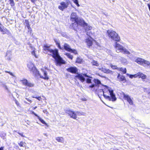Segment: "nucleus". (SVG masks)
Returning a JSON list of instances; mask_svg holds the SVG:
<instances>
[{"mask_svg": "<svg viewBox=\"0 0 150 150\" xmlns=\"http://www.w3.org/2000/svg\"><path fill=\"white\" fill-rule=\"evenodd\" d=\"M102 85L105 87L104 89V91L101 89H98L97 90L99 97L100 98V96L103 95L106 99L110 101H115L117 98L115 97V94L113 93V90L107 86L103 85Z\"/></svg>", "mask_w": 150, "mask_h": 150, "instance_id": "nucleus-1", "label": "nucleus"}, {"mask_svg": "<svg viewBox=\"0 0 150 150\" xmlns=\"http://www.w3.org/2000/svg\"><path fill=\"white\" fill-rule=\"evenodd\" d=\"M44 50L46 53L48 54L51 55L52 57L55 59L56 61L57 65H60L62 64H64V61L62 59L59 55L58 50H53L47 46H45Z\"/></svg>", "mask_w": 150, "mask_h": 150, "instance_id": "nucleus-2", "label": "nucleus"}, {"mask_svg": "<svg viewBox=\"0 0 150 150\" xmlns=\"http://www.w3.org/2000/svg\"><path fill=\"white\" fill-rule=\"evenodd\" d=\"M27 66L30 71H32L34 72L35 71L36 73V74H38L41 78H43L45 79H48L49 78L47 75V72L44 71L43 70H42V74L43 75L39 74V71H37L35 67H34V64L32 62H29L27 64Z\"/></svg>", "mask_w": 150, "mask_h": 150, "instance_id": "nucleus-3", "label": "nucleus"}, {"mask_svg": "<svg viewBox=\"0 0 150 150\" xmlns=\"http://www.w3.org/2000/svg\"><path fill=\"white\" fill-rule=\"evenodd\" d=\"M114 47L117 53L122 52L125 54H129L130 52L126 48L119 43L115 42Z\"/></svg>", "mask_w": 150, "mask_h": 150, "instance_id": "nucleus-4", "label": "nucleus"}, {"mask_svg": "<svg viewBox=\"0 0 150 150\" xmlns=\"http://www.w3.org/2000/svg\"><path fill=\"white\" fill-rule=\"evenodd\" d=\"M108 36L112 40L116 42H119L120 38L115 31L112 30H108L107 32Z\"/></svg>", "mask_w": 150, "mask_h": 150, "instance_id": "nucleus-5", "label": "nucleus"}, {"mask_svg": "<svg viewBox=\"0 0 150 150\" xmlns=\"http://www.w3.org/2000/svg\"><path fill=\"white\" fill-rule=\"evenodd\" d=\"M87 35L89 37L86 40V42L87 45L89 47L91 46L94 42H95L96 45V47L98 49H100L101 48L100 44L94 40L93 38L90 37V35H88V33H87Z\"/></svg>", "mask_w": 150, "mask_h": 150, "instance_id": "nucleus-6", "label": "nucleus"}, {"mask_svg": "<svg viewBox=\"0 0 150 150\" xmlns=\"http://www.w3.org/2000/svg\"><path fill=\"white\" fill-rule=\"evenodd\" d=\"M86 23L82 19L79 18L78 21L71 26L75 30L77 27L78 25L84 26Z\"/></svg>", "mask_w": 150, "mask_h": 150, "instance_id": "nucleus-7", "label": "nucleus"}, {"mask_svg": "<svg viewBox=\"0 0 150 150\" xmlns=\"http://www.w3.org/2000/svg\"><path fill=\"white\" fill-rule=\"evenodd\" d=\"M66 113H67L71 118L74 119H76L77 118V115H81V113L78 111L76 112H73L69 110L67 111Z\"/></svg>", "mask_w": 150, "mask_h": 150, "instance_id": "nucleus-8", "label": "nucleus"}, {"mask_svg": "<svg viewBox=\"0 0 150 150\" xmlns=\"http://www.w3.org/2000/svg\"><path fill=\"white\" fill-rule=\"evenodd\" d=\"M69 1H66V2H62L60 3V5L58 6V8L62 11H63L65 9L67 8L69 5Z\"/></svg>", "mask_w": 150, "mask_h": 150, "instance_id": "nucleus-9", "label": "nucleus"}, {"mask_svg": "<svg viewBox=\"0 0 150 150\" xmlns=\"http://www.w3.org/2000/svg\"><path fill=\"white\" fill-rule=\"evenodd\" d=\"M78 17L76 13L73 12L71 13L70 16V20L72 22H74L73 23H72V25H73L78 21Z\"/></svg>", "mask_w": 150, "mask_h": 150, "instance_id": "nucleus-10", "label": "nucleus"}, {"mask_svg": "<svg viewBox=\"0 0 150 150\" xmlns=\"http://www.w3.org/2000/svg\"><path fill=\"white\" fill-rule=\"evenodd\" d=\"M64 49L69 52H73L75 54H77V51L75 50L72 49L70 46L67 43H65L64 45Z\"/></svg>", "mask_w": 150, "mask_h": 150, "instance_id": "nucleus-11", "label": "nucleus"}, {"mask_svg": "<svg viewBox=\"0 0 150 150\" xmlns=\"http://www.w3.org/2000/svg\"><path fill=\"white\" fill-rule=\"evenodd\" d=\"M85 77H88V76L86 74H79L76 76L75 78L76 79H79L82 82H83L85 80Z\"/></svg>", "mask_w": 150, "mask_h": 150, "instance_id": "nucleus-12", "label": "nucleus"}, {"mask_svg": "<svg viewBox=\"0 0 150 150\" xmlns=\"http://www.w3.org/2000/svg\"><path fill=\"white\" fill-rule=\"evenodd\" d=\"M23 84L25 86H27L29 87H33L34 86V84L28 82V81L25 79L21 80Z\"/></svg>", "mask_w": 150, "mask_h": 150, "instance_id": "nucleus-13", "label": "nucleus"}, {"mask_svg": "<svg viewBox=\"0 0 150 150\" xmlns=\"http://www.w3.org/2000/svg\"><path fill=\"white\" fill-rule=\"evenodd\" d=\"M123 95L125 99L127 100L130 105H132L133 104V102L132 100V99L128 95L125 94L124 93L123 94Z\"/></svg>", "mask_w": 150, "mask_h": 150, "instance_id": "nucleus-14", "label": "nucleus"}, {"mask_svg": "<svg viewBox=\"0 0 150 150\" xmlns=\"http://www.w3.org/2000/svg\"><path fill=\"white\" fill-rule=\"evenodd\" d=\"M98 69L99 70L102 71L105 73L110 74H112L113 73V72L109 69H105L103 67H99Z\"/></svg>", "mask_w": 150, "mask_h": 150, "instance_id": "nucleus-15", "label": "nucleus"}, {"mask_svg": "<svg viewBox=\"0 0 150 150\" xmlns=\"http://www.w3.org/2000/svg\"><path fill=\"white\" fill-rule=\"evenodd\" d=\"M144 60L145 59H143L140 57H137L136 59H135L134 61L138 64L142 65L144 64Z\"/></svg>", "mask_w": 150, "mask_h": 150, "instance_id": "nucleus-16", "label": "nucleus"}, {"mask_svg": "<svg viewBox=\"0 0 150 150\" xmlns=\"http://www.w3.org/2000/svg\"><path fill=\"white\" fill-rule=\"evenodd\" d=\"M67 71L70 72L72 73H75L77 70V69L74 67H70L67 69Z\"/></svg>", "mask_w": 150, "mask_h": 150, "instance_id": "nucleus-17", "label": "nucleus"}, {"mask_svg": "<svg viewBox=\"0 0 150 150\" xmlns=\"http://www.w3.org/2000/svg\"><path fill=\"white\" fill-rule=\"evenodd\" d=\"M121 63L124 65L127 64L128 63L127 59L123 57H122L120 59Z\"/></svg>", "mask_w": 150, "mask_h": 150, "instance_id": "nucleus-18", "label": "nucleus"}, {"mask_svg": "<svg viewBox=\"0 0 150 150\" xmlns=\"http://www.w3.org/2000/svg\"><path fill=\"white\" fill-rule=\"evenodd\" d=\"M32 54L36 58H38L39 55V52L35 49L32 52Z\"/></svg>", "mask_w": 150, "mask_h": 150, "instance_id": "nucleus-19", "label": "nucleus"}, {"mask_svg": "<svg viewBox=\"0 0 150 150\" xmlns=\"http://www.w3.org/2000/svg\"><path fill=\"white\" fill-rule=\"evenodd\" d=\"M85 30L86 31L91 30L92 29V27L89 25H88L87 23L85 24L83 26Z\"/></svg>", "mask_w": 150, "mask_h": 150, "instance_id": "nucleus-20", "label": "nucleus"}, {"mask_svg": "<svg viewBox=\"0 0 150 150\" xmlns=\"http://www.w3.org/2000/svg\"><path fill=\"white\" fill-rule=\"evenodd\" d=\"M117 77L120 81H123L126 80L125 77L123 75H120V74H118Z\"/></svg>", "mask_w": 150, "mask_h": 150, "instance_id": "nucleus-21", "label": "nucleus"}, {"mask_svg": "<svg viewBox=\"0 0 150 150\" xmlns=\"http://www.w3.org/2000/svg\"><path fill=\"white\" fill-rule=\"evenodd\" d=\"M143 65L144 67L147 66L150 68V62L148 61L145 60L144 62V64Z\"/></svg>", "mask_w": 150, "mask_h": 150, "instance_id": "nucleus-22", "label": "nucleus"}, {"mask_svg": "<svg viewBox=\"0 0 150 150\" xmlns=\"http://www.w3.org/2000/svg\"><path fill=\"white\" fill-rule=\"evenodd\" d=\"M56 140L58 142L63 143L64 142V139L62 137H57L56 138Z\"/></svg>", "mask_w": 150, "mask_h": 150, "instance_id": "nucleus-23", "label": "nucleus"}, {"mask_svg": "<svg viewBox=\"0 0 150 150\" xmlns=\"http://www.w3.org/2000/svg\"><path fill=\"white\" fill-rule=\"evenodd\" d=\"M118 71H122L124 74H125L126 73L127 70L126 68H123L122 67H119Z\"/></svg>", "mask_w": 150, "mask_h": 150, "instance_id": "nucleus-24", "label": "nucleus"}, {"mask_svg": "<svg viewBox=\"0 0 150 150\" xmlns=\"http://www.w3.org/2000/svg\"><path fill=\"white\" fill-rule=\"evenodd\" d=\"M54 41L56 43V44L57 45L58 47L60 49H62L63 47H62V48L60 46V43L59 42V40L57 39H54Z\"/></svg>", "mask_w": 150, "mask_h": 150, "instance_id": "nucleus-25", "label": "nucleus"}, {"mask_svg": "<svg viewBox=\"0 0 150 150\" xmlns=\"http://www.w3.org/2000/svg\"><path fill=\"white\" fill-rule=\"evenodd\" d=\"M146 78V76L143 73L140 72V78H141L142 79H145Z\"/></svg>", "mask_w": 150, "mask_h": 150, "instance_id": "nucleus-26", "label": "nucleus"}, {"mask_svg": "<svg viewBox=\"0 0 150 150\" xmlns=\"http://www.w3.org/2000/svg\"><path fill=\"white\" fill-rule=\"evenodd\" d=\"M146 78V76L143 73L140 72V78H141L142 79H145Z\"/></svg>", "mask_w": 150, "mask_h": 150, "instance_id": "nucleus-27", "label": "nucleus"}, {"mask_svg": "<svg viewBox=\"0 0 150 150\" xmlns=\"http://www.w3.org/2000/svg\"><path fill=\"white\" fill-rule=\"evenodd\" d=\"M110 66L112 69H117V70H118V69L119 68V67H118L117 66L115 65H114L112 64H110Z\"/></svg>", "mask_w": 150, "mask_h": 150, "instance_id": "nucleus-28", "label": "nucleus"}, {"mask_svg": "<svg viewBox=\"0 0 150 150\" xmlns=\"http://www.w3.org/2000/svg\"><path fill=\"white\" fill-rule=\"evenodd\" d=\"M92 64L93 65H95L98 67L99 66V64L95 60H93L91 62Z\"/></svg>", "mask_w": 150, "mask_h": 150, "instance_id": "nucleus-29", "label": "nucleus"}, {"mask_svg": "<svg viewBox=\"0 0 150 150\" xmlns=\"http://www.w3.org/2000/svg\"><path fill=\"white\" fill-rule=\"evenodd\" d=\"M18 144L21 147H25V143L23 142H21L20 143H18Z\"/></svg>", "mask_w": 150, "mask_h": 150, "instance_id": "nucleus-30", "label": "nucleus"}, {"mask_svg": "<svg viewBox=\"0 0 150 150\" xmlns=\"http://www.w3.org/2000/svg\"><path fill=\"white\" fill-rule=\"evenodd\" d=\"M38 119L39 120L42 124H45L47 126H48L47 124L45 122V121L43 120L40 117H38Z\"/></svg>", "mask_w": 150, "mask_h": 150, "instance_id": "nucleus-31", "label": "nucleus"}, {"mask_svg": "<svg viewBox=\"0 0 150 150\" xmlns=\"http://www.w3.org/2000/svg\"><path fill=\"white\" fill-rule=\"evenodd\" d=\"M73 2L75 3L76 5L78 7H79L80 6V5L79 4V2L78 0H72Z\"/></svg>", "mask_w": 150, "mask_h": 150, "instance_id": "nucleus-32", "label": "nucleus"}, {"mask_svg": "<svg viewBox=\"0 0 150 150\" xmlns=\"http://www.w3.org/2000/svg\"><path fill=\"white\" fill-rule=\"evenodd\" d=\"M94 82L95 83L97 84H101L100 81L98 79H95L94 80Z\"/></svg>", "mask_w": 150, "mask_h": 150, "instance_id": "nucleus-33", "label": "nucleus"}, {"mask_svg": "<svg viewBox=\"0 0 150 150\" xmlns=\"http://www.w3.org/2000/svg\"><path fill=\"white\" fill-rule=\"evenodd\" d=\"M66 54L67 55V57H68L70 59H72L73 58V56L72 55H71L70 54L67 53L66 54Z\"/></svg>", "mask_w": 150, "mask_h": 150, "instance_id": "nucleus-34", "label": "nucleus"}, {"mask_svg": "<svg viewBox=\"0 0 150 150\" xmlns=\"http://www.w3.org/2000/svg\"><path fill=\"white\" fill-rule=\"evenodd\" d=\"M82 61V59L79 57L77 58L76 62L78 63H81Z\"/></svg>", "mask_w": 150, "mask_h": 150, "instance_id": "nucleus-35", "label": "nucleus"}, {"mask_svg": "<svg viewBox=\"0 0 150 150\" xmlns=\"http://www.w3.org/2000/svg\"><path fill=\"white\" fill-rule=\"evenodd\" d=\"M2 32V33L3 34H4L7 33V32H8V31L6 29H4L3 30V31H1Z\"/></svg>", "mask_w": 150, "mask_h": 150, "instance_id": "nucleus-36", "label": "nucleus"}, {"mask_svg": "<svg viewBox=\"0 0 150 150\" xmlns=\"http://www.w3.org/2000/svg\"><path fill=\"white\" fill-rule=\"evenodd\" d=\"M126 74L127 75V76H129V78H130V79H132L133 78V75L130 74L128 73H127Z\"/></svg>", "mask_w": 150, "mask_h": 150, "instance_id": "nucleus-37", "label": "nucleus"}, {"mask_svg": "<svg viewBox=\"0 0 150 150\" xmlns=\"http://www.w3.org/2000/svg\"><path fill=\"white\" fill-rule=\"evenodd\" d=\"M5 72H6V73H9L10 75L13 76H15L14 74H13L12 73L10 72V71H5Z\"/></svg>", "mask_w": 150, "mask_h": 150, "instance_id": "nucleus-38", "label": "nucleus"}, {"mask_svg": "<svg viewBox=\"0 0 150 150\" xmlns=\"http://www.w3.org/2000/svg\"><path fill=\"white\" fill-rule=\"evenodd\" d=\"M33 98H35L40 101L42 99V98H41V97L40 96H39V97H33Z\"/></svg>", "mask_w": 150, "mask_h": 150, "instance_id": "nucleus-39", "label": "nucleus"}, {"mask_svg": "<svg viewBox=\"0 0 150 150\" xmlns=\"http://www.w3.org/2000/svg\"><path fill=\"white\" fill-rule=\"evenodd\" d=\"M86 82L87 83H91V79H89V78L87 79H86Z\"/></svg>", "mask_w": 150, "mask_h": 150, "instance_id": "nucleus-40", "label": "nucleus"}, {"mask_svg": "<svg viewBox=\"0 0 150 150\" xmlns=\"http://www.w3.org/2000/svg\"><path fill=\"white\" fill-rule=\"evenodd\" d=\"M3 87H4V88L7 90L8 91V89L7 86L5 84H3Z\"/></svg>", "mask_w": 150, "mask_h": 150, "instance_id": "nucleus-41", "label": "nucleus"}, {"mask_svg": "<svg viewBox=\"0 0 150 150\" xmlns=\"http://www.w3.org/2000/svg\"><path fill=\"white\" fill-rule=\"evenodd\" d=\"M26 26L28 28L29 30L30 29H31V28L30 27L29 23L28 22L27 23Z\"/></svg>", "mask_w": 150, "mask_h": 150, "instance_id": "nucleus-42", "label": "nucleus"}, {"mask_svg": "<svg viewBox=\"0 0 150 150\" xmlns=\"http://www.w3.org/2000/svg\"><path fill=\"white\" fill-rule=\"evenodd\" d=\"M10 4H11V6H13L14 5V3L13 1V0H12V1H10Z\"/></svg>", "mask_w": 150, "mask_h": 150, "instance_id": "nucleus-43", "label": "nucleus"}, {"mask_svg": "<svg viewBox=\"0 0 150 150\" xmlns=\"http://www.w3.org/2000/svg\"><path fill=\"white\" fill-rule=\"evenodd\" d=\"M25 99L26 100H27L30 103H32V101L31 100H30L29 99H28V98H25Z\"/></svg>", "mask_w": 150, "mask_h": 150, "instance_id": "nucleus-44", "label": "nucleus"}, {"mask_svg": "<svg viewBox=\"0 0 150 150\" xmlns=\"http://www.w3.org/2000/svg\"><path fill=\"white\" fill-rule=\"evenodd\" d=\"M137 78H140V72L138 73L137 74Z\"/></svg>", "mask_w": 150, "mask_h": 150, "instance_id": "nucleus-45", "label": "nucleus"}, {"mask_svg": "<svg viewBox=\"0 0 150 150\" xmlns=\"http://www.w3.org/2000/svg\"><path fill=\"white\" fill-rule=\"evenodd\" d=\"M32 113L34 114L35 116L38 117H38H39L38 115L35 113L34 112H32Z\"/></svg>", "mask_w": 150, "mask_h": 150, "instance_id": "nucleus-46", "label": "nucleus"}, {"mask_svg": "<svg viewBox=\"0 0 150 150\" xmlns=\"http://www.w3.org/2000/svg\"><path fill=\"white\" fill-rule=\"evenodd\" d=\"M18 133L19 134L21 135V136L23 137H24V136L23 135V133H20L19 132H18Z\"/></svg>", "mask_w": 150, "mask_h": 150, "instance_id": "nucleus-47", "label": "nucleus"}, {"mask_svg": "<svg viewBox=\"0 0 150 150\" xmlns=\"http://www.w3.org/2000/svg\"><path fill=\"white\" fill-rule=\"evenodd\" d=\"M133 75V78H137V74H134V75Z\"/></svg>", "mask_w": 150, "mask_h": 150, "instance_id": "nucleus-48", "label": "nucleus"}, {"mask_svg": "<svg viewBox=\"0 0 150 150\" xmlns=\"http://www.w3.org/2000/svg\"><path fill=\"white\" fill-rule=\"evenodd\" d=\"M147 6H148L149 11H150V4H147Z\"/></svg>", "mask_w": 150, "mask_h": 150, "instance_id": "nucleus-49", "label": "nucleus"}, {"mask_svg": "<svg viewBox=\"0 0 150 150\" xmlns=\"http://www.w3.org/2000/svg\"><path fill=\"white\" fill-rule=\"evenodd\" d=\"M94 86H95L94 84H92L90 86H89V87H91V88H93Z\"/></svg>", "mask_w": 150, "mask_h": 150, "instance_id": "nucleus-50", "label": "nucleus"}, {"mask_svg": "<svg viewBox=\"0 0 150 150\" xmlns=\"http://www.w3.org/2000/svg\"><path fill=\"white\" fill-rule=\"evenodd\" d=\"M62 36H63L64 37H66V35L65 33H63V34H62Z\"/></svg>", "mask_w": 150, "mask_h": 150, "instance_id": "nucleus-51", "label": "nucleus"}, {"mask_svg": "<svg viewBox=\"0 0 150 150\" xmlns=\"http://www.w3.org/2000/svg\"><path fill=\"white\" fill-rule=\"evenodd\" d=\"M15 102H16V104L17 105H18V104H19V102H18V101L17 100H15Z\"/></svg>", "mask_w": 150, "mask_h": 150, "instance_id": "nucleus-52", "label": "nucleus"}, {"mask_svg": "<svg viewBox=\"0 0 150 150\" xmlns=\"http://www.w3.org/2000/svg\"><path fill=\"white\" fill-rule=\"evenodd\" d=\"M10 53V52H9V51H7L6 52V56H7L8 55V53Z\"/></svg>", "mask_w": 150, "mask_h": 150, "instance_id": "nucleus-53", "label": "nucleus"}, {"mask_svg": "<svg viewBox=\"0 0 150 150\" xmlns=\"http://www.w3.org/2000/svg\"><path fill=\"white\" fill-rule=\"evenodd\" d=\"M3 29L0 26V31H3Z\"/></svg>", "mask_w": 150, "mask_h": 150, "instance_id": "nucleus-54", "label": "nucleus"}, {"mask_svg": "<svg viewBox=\"0 0 150 150\" xmlns=\"http://www.w3.org/2000/svg\"><path fill=\"white\" fill-rule=\"evenodd\" d=\"M4 149V147H1L0 148V150H3Z\"/></svg>", "mask_w": 150, "mask_h": 150, "instance_id": "nucleus-55", "label": "nucleus"}, {"mask_svg": "<svg viewBox=\"0 0 150 150\" xmlns=\"http://www.w3.org/2000/svg\"><path fill=\"white\" fill-rule=\"evenodd\" d=\"M30 0L32 2L34 3L36 0Z\"/></svg>", "mask_w": 150, "mask_h": 150, "instance_id": "nucleus-56", "label": "nucleus"}, {"mask_svg": "<svg viewBox=\"0 0 150 150\" xmlns=\"http://www.w3.org/2000/svg\"><path fill=\"white\" fill-rule=\"evenodd\" d=\"M37 108V106H35V107H33V109H35L36 108Z\"/></svg>", "mask_w": 150, "mask_h": 150, "instance_id": "nucleus-57", "label": "nucleus"}, {"mask_svg": "<svg viewBox=\"0 0 150 150\" xmlns=\"http://www.w3.org/2000/svg\"><path fill=\"white\" fill-rule=\"evenodd\" d=\"M143 1H144L147 2L149 1V0H143Z\"/></svg>", "mask_w": 150, "mask_h": 150, "instance_id": "nucleus-58", "label": "nucleus"}, {"mask_svg": "<svg viewBox=\"0 0 150 150\" xmlns=\"http://www.w3.org/2000/svg\"><path fill=\"white\" fill-rule=\"evenodd\" d=\"M44 135H45L46 136H47V134H46V133L45 134H44Z\"/></svg>", "mask_w": 150, "mask_h": 150, "instance_id": "nucleus-59", "label": "nucleus"}, {"mask_svg": "<svg viewBox=\"0 0 150 150\" xmlns=\"http://www.w3.org/2000/svg\"><path fill=\"white\" fill-rule=\"evenodd\" d=\"M46 110H43V112H44V113H45V112H46Z\"/></svg>", "mask_w": 150, "mask_h": 150, "instance_id": "nucleus-60", "label": "nucleus"}, {"mask_svg": "<svg viewBox=\"0 0 150 150\" xmlns=\"http://www.w3.org/2000/svg\"><path fill=\"white\" fill-rule=\"evenodd\" d=\"M24 102L26 103H27V102L25 101H24Z\"/></svg>", "mask_w": 150, "mask_h": 150, "instance_id": "nucleus-61", "label": "nucleus"}, {"mask_svg": "<svg viewBox=\"0 0 150 150\" xmlns=\"http://www.w3.org/2000/svg\"><path fill=\"white\" fill-rule=\"evenodd\" d=\"M115 150H118V149H115Z\"/></svg>", "mask_w": 150, "mask_h": 150, "instance_id": "nucleus-62", "label": "nucleus"}, {"mask_svg": "<svg viewBox=\"0 0 150 150\" xmlns=\"http://www.w3.org/2000/svg\"><path fill=\"white\" fill-rule=\"evenodd\" d=\"M10 1H12V0H9Z\"/></svg>", "mask_w": 150, "mask_h": 150, "instance_id": "nucleus-63", "label": "nucleus"}]
</instances>
